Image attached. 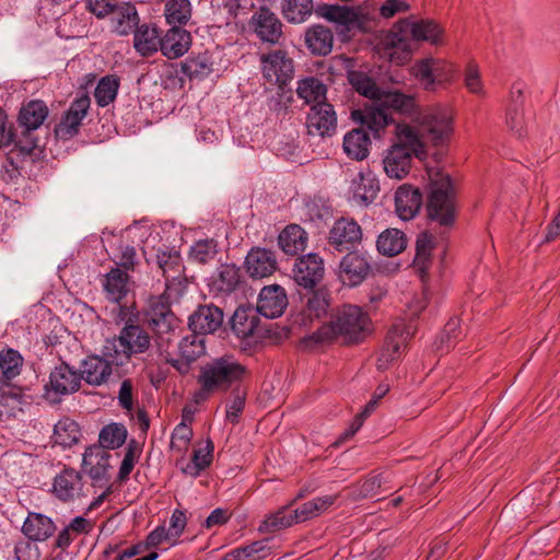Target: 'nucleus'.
Masks as SVG:
<instances>
[{
	"label": "nucleus",
	"mask_w": 560,
	"mask_h": 560,
	"mask_svg": "<svg viewBox=\"0 0 560 560\" xmlns=\"http://www.w3.org/2000/svg\"><path fill=\"white\" fill-rule=\"evenodd\" d=\"M347 79L350 85L361 95L377 102L375 106H366L351 110L350 119L353 127L342 140H371L380 139L382 130L393 128L398 140H421L432 136V140H443L453 133L452 116L448 110L434 108L421 114L419 129L408 125H400L393 119L388 109L409 110L413 100L400 92H385L364 71L348 70Z\"/></svg>",
	"instance_id": "f257e3e1"
},
{
	"label": "nucleus",
	"mask_w": 560,
	"mask_h": 560,
	"mask_svg": "<svg viewBox=\"0 0 560 560\" xmlns=\"http://www.w3.org/2000/svg\"><path fill=\"white\" fill-rule=\"evenodd\" d=\"M404 144H411L413 156L425 166L430 182L427 206L430 219L441 225H451L455 220V188L450 175L438 166L448 153L446 142H404Z\"/></svg>",
	"instance_id": "f03ea898"
},
{
	"label": "nucleus",
	"mask_w": 560,
	"mask_h": 560,
	"mask_svg": "<svg viewBox=\"0 0 560 560\" xmlns=\"http://www.w3.org/2000/svg\"><path fill=\"white\" fill-rule=\"evenodd\" d=\"M329 22L351 28H362L369 21V13L362 8H349L339 4L313 5V0H282V13L288 22L300 24L305 22L313 13Z\"/></svg>",
	"instance_id": "7ed1b4c3"
},
{
	"label": "nucleus",
	"mask_w": 560,
	"mask_h": 560,
	"mask_svg": "<svg viewBox=\"0 0 560 560\" xmlns=\"http://www.w3.org/2000/svg\"><path fill=\"white\" fill-rule=\"evenodd\" d=\"M371 332V319L360 306L342 305L328 324L320 326L311 339L316 343H325L337 337L347 342H360Z\"/></svg>",
	"instance_id": "20e7f679"
},
{
	"label": "nucleus",
	"mask_w": 560,
	"mask_h": 560,
	"mask_svg": "<svg viewBox=\"0 0 560 560\" xmlns=\"http://www.w3.org/2000/svg\"><path fill=\"white\" fill-rule=\"evenodd\" d=\"M245 372V366L233 357H221L201 369L199 383L206 392L225 390L233 383L241 381Z\"/></svg>",
	"instance_id": "39448f33"
},
{
	"label": "nucleus",
	"mask_w": 560,
	"mask_h": 560,
	"mask_svg": "<svg viewBox=\"0 0 560 560\" xmlns=\"http://www.w3.org/2000/svg\"><path fill=\"white\" fill-rule=\"evenodd\" d=\"M416 326L412 320L398 319L389 328L384 346L377 359V366L385 370L399 360L406 350L408 340L415 335Z\"/></svg>",
	"instance_id": "423d86ee"
},
{
	"label": "nucleus",
	"mask_w": 560,
	"mask_h": 560,
	"mask_svg": "<svg viewBox=\"0 0 560 560\" xmlns=\"http://www.w3.org/2000/svg\"><path fill=\"white\" fill-rule=\"evenodd\" d=\"M399 32L400 34L395 33L388 37L387 45L396 49H401L404 59H407L409 56L404 35L410 34L417 40H428L434 45L441 43L442 28L430 20H421L418 22L402 21L399 26Z\"/></svg>",
	"instance_id": "0eeeda50"
},
{
	"label": "nucleus",
	"mask_w": 560,
	"mask_h": 560,
	"mask_svg": "<svg viewBox=\"0 0 560 560\" xmlns=\"http://www.w3.org/2000/svg\"><path fill=\"white\" fill-rule=\"evenodd\" d=\"M262 77L271 85H277L281 91L294 77V61L283 50H272L260 57Z\"/></svg>",
	"instance_id": "6e6552de"
},
{
	"label": "nucleus",
	"mask_w": 560,
	"mask_h": 560,
	"mask_svg": "<svg viewBox=\"0 0 560 560\" xmlns=\"http://www.w3.org/2000/svg\"><path fill=\"white\" fill-rule=\"evenodd\" d=\"M80 384V373L62 362L50 372L49 383L45 386V396L48 400L57 402L61 396L75 393Z\"/></svg>",
	"instance_id": "1a4fd4ad"
},
{
	"label": "nucleus",
	"mask_w": 560,
	"mask_h": 560,
	"mask_svg": "<svg viewBox=\"0 0 560 560\" xmlns=\"http://www.w3.org/2000/svg\"><path fill=\"white\" fill-rule=\"evenodd\" d=\"M91 106L88 93L77 96L55 127L56 138H73L78 135L82 120L86 117Z\"/></svg>",
	"instance_id": "9d476101"
},
{
	"label": "nucleus",
	"mask_w": 560,
	"mask_h": 560,
	"mask_svg": "<svg viewBox=\"0 0 560 560\" xmlns=\"http://www.w3.org/2000/svg\"><path fill=\"white\" fill-rule=\"evenodd\" d=\"M110 454L101 446L91 445L83 453L82 470L100 486H105L110 478Z\"/></svg>",
	"instance_id": "9b49d317"
},
{
	"label": "nucleus",
	"mask_w": 560,
	"mask_h": 560,
	"mask_svg": "<svg viewBox=\"0 0 560 560\" xmlns=\"http://www.w3.org/2000/svg\"><path fill=\"white\" fill-rule=\"evenodd\" d=\"M416 75L421 80L425 90L433 91L435 84L450 82L455 68L452 63L442 59H424L415 67Z\"/></svg>",
	"instance_id": "f8f14e48"
},
{
	"label": "nucleus",
	"mask_w": 560,
	"mask_h": 560,
	"mask_svg": "<svg viewBox=\"0 0 560 560\" xmlns=\"http://www.w3.org/2000/svg\"><path fill=\"white\" fill-rule=\"evenodd\" d=\"M337 127V117L329 103L313 105L307 115V133L312 137H331Z\"/></svg>",
	"instance_id": "ddd939ff"
},
{
	"label": "nucleus",
	"mask_w": 560,
	"mask_h": 560,
	"mask_svg": "<svg viewBox=\"0 0 560 560\" xmlns=\"http://www.w3.org/2000/svg\"><path fill=\"white\" fill-rule=\"evenodd\" d=\"M206 353L205 338L194 332L182 338L178 343L179 358H167L166 361L180 374H187L190 364Z\"/></svg>",
	"instance_id": "4468645a"
},
{
	"label": "nucleus",
	"mask_w": 560,
	"mask_h": 560,
	"mask_svg": "<svg viewBox=\"0 0 560 560\" xmlns=\"http://www.w3.org/2000/svg\"><path fill=\"white\" fill-rule=\"evenodd\" d=\"M361 238V226L352 219L341 218L332 224L328 242L336 250L345 252L359 244Z\"/></svg>",
	"instance_id": "2eb2a0df"
},
{
	"label": "nucleus",
	"mask_w": 560,
	"mask_h": 560,
	"mask_svg": "<svg viewBox=\"0 0 560 560\" xmlns=\"http://www.w3.org/2000/svg\"><path fill=\"white\" fill-rule=\"evenodd\" d=\"M324 260L317 254L300 257L293 268L294 281L305 288L313 289L324 276Z\"/></svg>",
	"instance_id": "dca6fc26"
},
{
	"label": "nucleus",
	"mask_w": 560,
	"mask_h": 560,
	"mask_svg": "<svg viewBox=\"0 0 560 560\" xmlns=\"http://www.w3.org/2000/svg\"><path fill=\"white\" fill-rule=\"evenodd\" d=\"M412 156L411 144L394 142L383 160L386 174L390 178L402 179L410 171Z\"/></svg>",
	"instance_id": "f3484780"
},
{
	"label": "nucleus",
	"mask_w": 560,
	"mask_h": 560,
	"mask_svg": "<svg viewBox=\"0 0 560 560\" xmlns=\"http://www.w3.org/2000/svg\"><path fill=\"white\" fill-rule=\"evenodd\" d=\"M288 306L285 290L279 284L264 287L257 299L256 310L266 318L280 317Z\"/></svg>",
	"instance_id": "a211bd4d"
},
{
	"label": "nucleus",
	"mask_w": 560,
	"mask_h": 560,
	"mask_svg": "<svg viewBox=\"0 0 560 560\" xmlns=\"http://www.w3.org/2000/svg\"><path fill=\"white\" fill-rule=\"evenodd\" d=\"M370 269V261L364 254L350 252L340 262L339 277L343 284L355 287L365 280Z\"/></svg>",
	"instance_id": "6ab92c4d"
},
{
	"label": "nucleus",
	"mask_w": 560,
	"mask_h": 560,
	"mask_svg": "<svg viewBox=\"0 0 560 560\" xmlns=\"http://www.w3.org/2000/svg\"><path fill=\"white\" fill-rule=\"evenodd\" d=\"M118 347L126 359L145 352L151 345L148 331L139 325H126L117 338Z\"/></svg>",
	"instance_id": "aec40b11"
},
{
	"label": "nucleus",
	"mask_w": 560,
	"mask_h": 560,
	"mask_svg": "<svg viewBox=\"0 0 560 560\" xmlns=\"http://www.w3.org/2000/svg\"><path fill=\"white\" fill-rule=\"evenodd\" d=\"M223 312L214 305L199 306L189 317V327L195 335L213 334L223 324Z\"/></svg>",
	"instance_id": "412c9836"
},
{
	"label": "nucleus",
	"mask_w": 560,
	"mask_h": 560,
	"mask_svg": "<svg viewBox=\"0 0 560 560\" xmlns=\"http://www.w3.org/2000/svg\"><path fill=\"white\" fill-rule=\"evenodd\" d=\"M245 268L254 279L267 278L278 268L276 255L266 248H253L246 256Z\"/></svg>",
	"instance_id": "4be33fe9"
},
{
	"label": "nucleus",
	"mask_w": 560,
	"mask_h": 560,
	"mask_svg": "<svg viewBox=\"0 0 560 560\" xmlns=\"http://www.w3.org/2000/svg\"><path fill=\"white\" fill-rule=\"evenodd\" d=\"M82 487L80 474L72 468H66L55 477L52 493L60 501L69 502L80 497Z\"/></svg>",
	"instance_id": "5701e85b"
},
{
	"label": "nucleus",
	"mask_w": 560,
	"mask_h": 560,
	"mask_svg": "<svg viewBox=\"0 0 560 560\" xmlns=\"http://www.w3.org/2000/svg\"><path fill=\"white\" fill-rule=\"evenodd\" d=\"M252 21L255 33L261 40L271 44L279 40L282 34V24L269 9L260 8L259 11L253 15Z\"/></svg>",
	"instance_id": "b1692460"
},
{
	"label": "nucleus",
	"mask_w": 560,
	"mask_h": 560,
	"mask_svg": "<svg viewBox=\"0 0 560 560\" xmlns=\"http://www.w3.org/2000/svg\"><path fill=\"white\" fill-rule=\"evenodd\" d=\"M191 43L190 33L180 26H172L163 37H161L160 50L168 59H175L183 56Z\"/></svg>",
	"instance_id": "393cba45"
},
{
	"label": "nucleus",
	"mask_w": 560,
	"mask_h": 560,
	"mask_svg": "<svg viewBox=\"0 0 560 560\" xmlns=\"http://www.w3.org/2000/svg\"><path fill=\"white\" fill-rule=\"evenodd\" d=\"M113 372L112 364L100 355H90L81 363V380L93 386L108 381Z\"/></svg>",
	"instance_id": "a878e982"
},
{
	"label": "nucleus",
	"mask_w": 560,
	"mask_h": 560,
	"mask_svg": "<svg viewBox=\"0 0 560 560\" xmlns=\"http://www.w3.org/2000/svg\"><path fill=\"white\" fill-rule=\"evenodd\" d=\"M422 205L421 192L408 185L400 186L395 195L396 213L398 217L408 221L415 218Z\"/></svg>",
	"instance_id": "bb28decb"
},
{
	"label": "nucleus",
	"mask_w": 560,
	"mask_h": 560,
	"mask_svg": "<svg viewBox=\"0 0 560 560\" xmlns=\"http://www.w3.org/2000/svg\"><path fill=\"white\" fill-rule=\"evenodd\" d=\"M48 107L40 100H33L24 104L19 113V126L23 129L25 136L32 130L38 129L48 117Z\"/></svg>",
	"instance_id": "cd10ccee"
},
{
	"label": "nucleus",
	"mask_w": 560,
	"mask_h": 560,
	"mask_svg": "<svg viewBox=\"0 0 560 560\" xmlns=\"http://www.w3.org/2000/svg\"><path fill=\"white\" fill-rule=\"evenodd\" d=\"M55 530L52 520L42 513H28L22 525V533L32 541H45Z\"/></svg>",
	"instance_id": "c85d7f7f"
},
{
	"label": "nucleus",
	"mask_w": 560,
	"mask_h": 560,
	"mask_svg": "<svg viewBox=\"0 0 560 560\" xmlns=\"http://www.w3.org/2000/svg\"><path fill=\"white\" fill-rule=\"evenodd\" d=\"M304 42L307 49L316 56H326L332 49V32L323 25H313L305 32Z\"/></svg>",
	"instance_id": "c756f323"
},
{
	"label": "nucleus",
	"mask_w": 560,
	"mask_h": 560,
	"mask_svg": "<svg viewBox=\"0 0 560 560\" xmlns=\"http://www.w3.org/2000/svg\"><path fill=\"white\" fill-rule=\"evenodd\" d=\"M110 16L113 31L121 36L132 33L139 24L135 5L128 2L117 3Z\"/></svg>",
	"instance_id": "7c9ffc66"
},
{
	"label": "nucleus",
	"mask_w": 560,
	"mask_h": 560,
	"mask_svg": "<svg viewBox=\"0 0 560 560\" xmlns=\"http://www.w3.org/2000/svg\"><path fill=\"white\" fill-rule=\"evenodd\" d=\"M300 498H302V494H299L288 505L282 506L276 512L266 515L265 518L260 522L258 530L262 534L275 533L296 524L294 513L293 511H290V508Z\"/></svg>",
	"instance_id": "2f4dec72"
},
{
	"label": "nucleus",
	"mask_w": 560,
	"mask_h": 560,
	"mask_svg": "<svg viewBox=\"0 0 560 560\" xmlns=\"http://www.w3.org/2000/svg\"><path fill=\"white\" fill-rule=\"evenodd\" d=\"M257 313V310L250 307H238L234 312L231 328L238 338L246 339L255 334L259 324Z\"/></svg>",
	"instance_id": "473e14b6"
},
{
	"label": "nucleus",
	"mask_w": 560,
	"mask_h": 560,
	"mask_svg": "<svg viewBox=\"0 0 560 560\" xmlns=\"http://www.w3.org/2000/svg\"><path fill=\"white\" fill-rule=\"evenodd\" d=\"M350 188L353 199L364 206L371 203L380 191L378 182L371 172L359 173L358 177L352 180Z\"/></svg>",
	"instance_id": "72a5a7b5"
},
{
	"label": "nucleus",
	"mask_w": 560,
	"mask_h": 560,
	"mask_svg": "<svg viewBox=\"0 0 560 560\" xmlns=\"http://www.w3.org/2000/svg\"><path fill=\"white\" fill-rule=\"evenodd\" d=\"M160 46L161 37L156 27L142 24L133 30V47L141 56H151Z\"/></svg>",
	"instance_id": "f704fd0d"
},
{
	"label": "nucleus",
	"mask_w": 560,
	"mask_h": 560,
	"mask_svg": "<svg viewBox=\"0 0 560 560\" xmlns=\"http://www.w3.org/2000/svg\"><path fill=\"white\" fill-rule=\"evenodd\" d=\"M506 125L514 132L515 137L522 138L527 135L524 133V97L522 90L512 89L511 104L506 110Z\"/></svg>",
	"instance_id": "c9c22d12"
},
{
	"label": "nucleus",
	"mask_w": 560,
	"mask_h": 560,
	"mask_svg": "<svg viewBox=\"0 0 560 560\" xmlns=\"http://www.w3.org/2000/svg\"><path fill=\"white\" fill-rule=\"evenodd\" d=\"M12 144L7 152V162L13 171H20L24 168L25 163L35 161L36 142H0V148H9Z\"/></svg>",
	"instance_id": "e433bc0d"
},
{
	"label": "nucleus",
	"mask_w": 560,
	"mask_h": 560,
	"mask_svg": "<svg viewBox=\"0 0 560 560\" xmlns=\"http://www.w3.org/2000/svg\"><path fill=\"white\" fill-rule=\"evenodd\" d=\"M281 249L288 255L303 252L307 244V233L298 224L288 225L278 237Z\"/></svg>",
	"instance_id": "4c0bfd02"
},
{
	"label": "nucleus",
	"mask_w": 560,
	"mask_h": 560,
	"mask_svg": "<svg viewBox=\"0 0 560 560\" xmlns=\"http://www.w3.org/2000/svg\"><path fill=\"white\" fill-rule=\"evenodd\" d=\"M336 500L337 495L326 494L303 503L293 511L296 524L322 515L335 504Z\"/></svg>",
	"instance_id": "58836bf2"
},
{
	"label": "nucleus",
	"mask_w": 560,
	"mask_h": 560,
	"mask_svg": "<svg viewBox=\"0 0 560 560\" xmlns=\"http://www.w3.org/2000/svg\"><path fill=\"white\" fill-rule=\"evenodd\" d=\"M407 246L405 233L398 229H386L376 241V247L380 254L393 257L400 254Z\"/></svg>",
	"instance_id": "ea45409f"
},
{
	"label": "nucleus",
	"mask_w": 560,
	"mask_h": 560,
	"mask_svg": "<svg viewBox=\"0 0 560 560\" xmlns=\"http://www.w3.org/2000/svg\"><path fill=\"white\" fill-rule=\"evenodd\" d=\"M128 275L119 268L112 269L103 282L104 291L108 300L120 302L128 292Z\"/></svg>",
	"instance_id": "a19ab883"
},
{
	"label": "nucleus",
	"mask_w": 560,
	"mask_h": 560,
	"mask_svg": "<svg viewBox=\"0 0 560 560\" xmlns=\"http://www.w3.org/2000/svg\"><path fill=\"white\" fill-rule=\"evenodd\" d=\"M326 85L317 78L310 77L299 81L296 94L307 104L319 105L326 102Z\"/></svg>",
	"instance_id": "79ce46f5"
},
{
	"label": "nucleus",
	"mask_w": 560,
	"mask_h": 560,
	"mask_svg": "<svg viewBox=\"0 0 560 560\" xmlns=\"http://www.w3.org/2000/svg\"><path fill=\"white\" fill-rule=\"evenodd\" d=\"M80 436L79 424L70 418H62L55 424L52 439L56 444L62 447H70L78 443Z\"/></svg>",
	"instance_id": "37998d69"
},
{
	"label": "nucleus",
	"mask_w": 560,
	"mask_h": 560,
	"mask_svg": "<svg viewBox=\"0 0 560 560\" xmlns=\"http://www.w3.org/2000/svg\"><path fill=\"white\" fill-rule=\"evenodd\" d=\"M191 12L192 8L189 0H168L165 3V19L172 26L185 25L190 20Z\"/></svg>",
	"instance_id": "c03bdc74"
},
{
	"label": "nucleus",
	"mask_w": 560,
	"mask_h": 560,
	"mask_svg": "<svg viewBox=\"0 0 560 560\" xmlns=\"http://www.w3.org/2000/svg\"><path fill=\"white\" fill-rule=\"evenodd\" d=\"M127 429L121 423H109L105 425L98 435V445L103 450H116L120 447L127 439Z\"/></svg>",
	"instance_id": "a18cd8bd"
},
{
	"label": "nucleus",
	"mask_w": 560,
	"mask_h": 560,
	"mask_svg": "<svg viewBox=\"0 0 560 560\" xmlns=\"http://www.w3.org/2000/svg\"><path fill=\"white\" fill-rule=\"evenodd\" d=\"M120 85L119 78L116 75L103 77L94 91V97L100 107H105L113 103L117 96Z\"/></svg>",
	"instance_id": "49530a36"
},
{
	"label": "nucleus",
	"mask_w": 560,
	"mask_h": 560,
	"mask_svg": "<svg viewBox=\"0 0 560 560\" xmlns=\"http://www.w3.org/2000/svg\"><path fill=\"white\" fill-rule=\"evenodd\" d=\"M156 259L166 281L176 280L182 276L183 265L177 250L161 252L158 254Z\"/></svg>",
	"instance_id": "de8ad7c7"
},
{
	"label": "nucleus",
	"mask_w": 560,
	"mask_h": 560,
	"mask_svg": "<svg viewBox=\"0 0 560 560\" xmlns=\"http://www.w3.org/2000/svg\"><path fill=\"white\" fill-rule=\"evenodd\" d=\"M433 249V236L429 233H421L416 242V257L413 266L422 275L425 273L431 264V253Z\"/></svg>",
	"instance_id": "09e8293b"
},
{
	"label": "nucleus",
	"mask_w": 560,
	"mask_h": 560,
	"mask_svg": "<svg viewBox=\"0 0 560 560\" xmlns=\"http://www.w3.org/2000/svg\"><path fill=\"white\" fill-rule=\"evenodd\" d=\"M212 442L207 441L203 447H199L194 451L191 464H188L183 468V471L192 477L199 476V474L212 463Z\"/></svg>",
	"instance_id": "8fccbe9b"
},
{
	"label": "nucleus",
	"mask_w": 560,
	"mask_h": 560,
	"mask_svg": "<svg viewBox=\"0 0 560 560\" xmlns=\"http://www.w3.org/2000/svg\"><path fill=\"white\" fill-rule=\"evenodd\" d=\"M182 72L189 78L202 79L212 71V62L206 54L187 58L182 62Z\"/></svg>",
	"instance_id": "3c124183"
},
{
	"label": "nucleus",
	"mask_w": 560,
	"mask_h": 560,
	"mask_svg": "<svg viewBox=\"0 0 560 560\" xmlns=\"http://www.w3.org/2000/svg\"><path fill=\"white\" fill-rule=\"evenodd\" d=\"M240 282V269L235 265H222L214 278V285L220 292L233 291Z\"/></svg>",
	"instance_id": "603ef678"
},
{
	"label": "nucleus",
	"mask_w": 560,
	"mask_h": 560,
	"mask_svg": "<svg viewBox=\"0 0 560 560\" xmlns=\"http://www.w3.org/2000/svg\"><path fill=\"white\" fill-rule=\"evenodd\" d=\"M150 324L159 331H166L171 329L174 320L170 306L164 303L156 302L151 304V310L148 313Z\"/></svg>",
	"instance_id": "864d4df0"
},
{
	"label": "nucleus",
	"mask_w": 560,
	"mask_h": 560,
	"mask_svg": "<svg viewBox=\"0 0 560 560\" xmlns=\"http://www.w3.org/2000/svg\"><path fill=\"white\" fill-rule=\"evenodd\" d=\"M22 362L21 354L13 349L0 352V371L7 380H11L20 374Z\"/></svg>",
	"instance_id": "5fc2aeb1"
},
{
	"label": "nucleus",
	"mask_w": 560,
	"mask_h": 560,
	"mask_svg": "<svg viewBox=\"0 0 560 560\" xmlns=\"http://www.w3.org/2000/svg\"><path fill=\"white\" fill-rule=\"evenodd\" d=\"M194 432L189 424L186 423L185 419L178 423L171 436V448L177 453H185L191 442Z\"/></svg>",
	"instance_id": "6e6d98bb"
},
{
	"label": "nucleus",
	"mask_w": 560,
	"mask_h": 560,
	"mask_svg": "<svg viewBox=\"0 0 560 560\" xmlns=\"http://www.w3.org/2000/svg\"><path fill=\"white\" fill-rule=\"evenodd\" d=\"M217 254V243L213 240L198 241L190 247L189 252L190 258L199 264H206L213 260Z\"/></svg>",
	"instance_id": "4d7b16f0"
},
{
	"label": "nucleus",
	"mask_w": 560,
	"mask_h": 560,
	"mask_svg": "<svg viewBox=\"0 0 560 560\" xmlns=\"http://www.w3.org/2000/svg\"><path fill=\"white\" fill-rule=\"evenodd\" d=\"M275 144L272 151L278 156L299 164L307 161V155H302L303 148L300 147V142H275Z\"/></svg>",
	"instance_id": "13d9d810"
},
{
	"label": "nucleus",
	"mask_w": 560,
	"mask_h": 560,
	"mask_svg": "<svg viewBox=\"0 0 560 560\" xmlns=\"http://www.w3.org/2000/svg\"><path fill=\"white\" fill-rule=\"evenodd\" d=\"M329 301L324 291L314 292L307 300L306 312L310 317L319 318L327 313Z\"/></svg>",
	"instance_id": "bf43d9fd"
},
{
	"label": "nucleus",
	"mask_w": 560,
	"mask_h": 560,
	"mask_svg": "<svg viewBox=\"0 0 560 560\" xmlns=\"http://www.w3.org/2000/svg\"><path fill=\"white\" fill-rule=\"evenodd\" d=\"M139 455H140V448L138 447V445L136 444L135 441H131L128 444L127 451L125 453V456L122 458V462H121V465L119 468V472H118L119 480H125L128 478V476L130 475V472L132 471V469L135 467V464H136Z\"/></svg>",
	"instance_id": "052dcab7"
},
{
	"label": "nucleus",
	"mask_w": 560,
	"mask_h": 560,
	"mask_svg": "<svg viewBox=\"0 0 560 560\" xmlns=\"http://www.w3.org/2000/svg\"><path fill=\"white\" fill-rule=\"evenodd\" d=\"M464 82L466 89L475 94L482 93V82L480 78V71L474 61H469L465 68Z\"/></svg>",
	"instance_id": "680f3d73"
},
{
	"label": "nucleus",
	"mask_w": 560,
	"mask_h": 560,
	"mask_svg": "<svg viewBox=\"0 0 560 560\" xmlns=\"http://www.w3.org/2000/svg\"><path fill=\"white\" fill-rule=\"evenodd\" d=\"M117 3L116 0H86V8L97 19H104L112 14Z\"/></svg>",
	"instance_id": "e2e57ef3"
},
{
	"label": "nucleus",
	"mask_w": 560,
	"mask_h": 560,
	"mask_svg": "<svg viewBox=\"0 0 560 560\" xmlns=\"http://www.w3.org/2000/svg\"><path fill=\"white\" fill-rule=\"evenodd\" d=\"M371 142H342V150L349 159L362 161L370 153L369 144Z\"/></svg>",
	"instance_id": "0e129e2a"
},
{
	"label": "nucleus",
	"mask_w": 560,
	"mask_h": 560,
	"mask_svg": "<svg viewBox=\"0 0 560 560\" xmlns=\"http://www.w3.org/2000/svg\"><path fill=\"white\" fill-rule=\"evenodd\" d=\"M245 407V397L243 395H235L234 398L228 404L225 411V419L231 423H237L241 413Z\"/></svg>",
	"instance_id": "69168bd1"
},
{
	"label": "nucleus",
	"mask_w": 560,
	"mask_h": 560,
	"mask_svg": "<svg viewBox=\"0 0 560 560\" xmlns=\"http://www.w3.org/2000/svg\"><path fill=\"white\" fill-rule=\"evenodd\" d=\"M148 542L152 546H158L162 542H167L171 546L175 545L177 540L173 535H171L170 530L164 526L156 527L153 532H151L148 536Z\"/></svg>",
	"instance_id": "338daca9"
},
{
	"label": "nucleus",
	"mask_w": 560,
	"mask_h": 560,
	"mask_svg": "<svg viewBox=\"0 0 560 560\" xmlns=\"http://www.w3.org/2000/svg\"><path fill=\"white\" fill-rule=\"evenodd\" d=\"M16 560H38V548L32 542H20L14 548Z\"/></svg>",
	"instance_id": "774afa93"
}]
</instances>
